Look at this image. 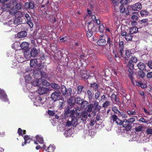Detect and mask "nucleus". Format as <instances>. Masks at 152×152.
I'll use <instances>...</instances> for the list:
<instances>
[{
    "label": "nucleus",
    "mask_w": 152,
    "mask_h": 152,
    "mask_svg": "<svg viewBox=\"0 0 152 152\" xmlns=\"http://www.w3.org/2000/svg\"><path fill=\"white\" fill-rule=\"evenodd\" d=\"M17 1L18 0H12L11 3H8V5L9 6L10 8L14 7L15 5L18 3Z\"/></svg>",
    "instance_id": "f704fd0d"
},
{
    "label": "nucleus",
    "mask_w": 152,
    "mask_h": 152,
    "mask_svg": "<svg viewBox=\"0 0 152 152\" xmlns=\"http://www.w3.org/2000/svg\"><path fill=\"white\" fill-rule=\"evenodd\" d=\"M70 117H71L72 118L71 122L72 125L73 126L76 125L77 124V117L74 115V114L73 116H70Z\"/></svg>",
    "instance_id": "bb28decb"
},
{
    "label": "nucleus",
    "mask_w": 152,
    "mask_h": 152,
    "mask_svg": "<svg viewBox=\"0 0 152 152\" xmlns=\"http://www.w3.org/2000/svg\"><path fill=\"white\" fill-rule=\"evenodd\" d=\"M67 102L69 104L70 106L71 107H72L75 105L74 103L73 102V101L72 98H70L67 100Z\"/></svg>",
    "instance_id": "5fc2aeb1"
},
{
    "label": "nucleus",
    "mask_w": 152,
    "mask_h": 152,
    "mask_svg": "<svg viewBox=\"0 0 152 152\" xmlns=\"http://www.w3.org/2000/svg\"><path fill=\"white\" fill-rule=\"evenodd\" d=\"M88 104V102L84 100L83 101L82 103L80 104L81 107L84 109H86L87 108Z\"/></svg>",
    "instance_id": "4c0bfd02"
},
{
    "label": "nucleus",
    "mask_w": 152,
    "mask_h": 152,
    "mask_svg": "<svg viewBox=\"0 0 152 152\" xmlns=\"http://www.w3.org/2000/svg\"><path fill=\"white\" fill-rule=\"evenodd\" d=\"M139 28H141L147 26L148 24V20L147 19H144L138 21Z\"/></svg>",
    "instance_id": "9b49d317"
},
{
    "label": "nucleus",
    "mask_w": 152,
    "mask_h": 152,
    "mask_svg": "<svg viewBox=\"0 0 152 152\" xmlns=\"http://www.w3.org/2000/svg\"><path fill=\"white\" fill-rule=\"evenodd\" d=\"M91 88H93V89L95 91H97L98 90V84H96V83L91 84Z\"/></svg>",
    "instance_id": "09e8293b"
},
{
    "label": "nucleus",
    "mask_w": 152,
    "mask_h": 152,
    "mask_svg": "<svg viewBox=\"0 0 152 152\" xmlns=\"http://www.w3.org/2000/svg\"><path fill=\"white\" fill-rule=\"evenodd\" d=\"M51 87L53 89L56 90H58L60 88L59 86L55 83H52L50 84Z\"/></svg>",
    "instance_id": "c9c22d12"
},
{
    "label": "nucleus",
    "mask_w": 152,
    "mask_h": 152,
    "mask_svg": "<svg viewBox=\"0 0 152 152\" xmlns=\"http://www.w3.org/2000/svg\"><path fill=\"white\" fill-rule=\"evenodd\" d=\"M72 45V49L75 50L78 48H79V46L80 45V43L78 42H75Z\"/></svg>",
    "instance_id": "49530a36"
},
{
    "label": "nucleus",
    "mask_w": 152,
    "mask_h": 152,
    "mask_svg": "<svg viewBox=\"0 0 152 152\" xmlns=\"http://www.w3.org/2000/svg\"><path fill=\"white\" fill-rule=\"evenodd\" d=\"M129 61L133 63H136L138 61V59L135 56H132Z\"/></svg>",
    "instance_id": "6e6d98bb"
},
{
    "label": "nucleus",
    "mask_w": 152,
    "mask_h": 152,
    "mask_svg": "<svg viewBox=\"0 0 152 152\" xmlns=\"http://www.w3.org/2000/svg\"><path fill=\"white\" fill-rule=\"evenodd\" d=\"M122 52V54H120L121 57L124 58L125 60H128L130 57L131 56L132 53L130 49H127Z\"/></svg>",
    "instance_id": "39448f33"
},
{
    "label": "nucleus",
    "mask_w": 152,
    "mask_h": 152,
    "mask_svg": "<svg viewBox=\"0 0 152 152\" xmlns=\"http://www.w3.org/2000/svg\"><path fill=\"white\" fill-rule=\"evenodd\" d=\"M38 54V50L35 47L31 49V50L25 51L24 55L25 57L27 59H30L31 57H35Z\"/></svg>",
    "instance_id": "f257e3e1"
},
{
    "label": "nucleus",
    "mask_w": 152,
    "mask_h": 152,
    "mask_svg": "<svg viewBox=\"0 0 152 152\" xmlns=\"http://www.w3.org/2000/svg\"><path fill=\"white\" fill-rule=\"evenodd\" d=\"M81 75L83 78L87 79L89 77V75L88 74L86 71L83 70L80 72Z\"/></svg>",
    "instance_id": "6ab92c4d"
},
{
    "label": "nucleus",
    "mask_w": 152,
    "mask_h": 152,
    "mask_svg": "<svg viewBox=\"0 0 152 152\" xmlns=\"http://www.w3.org/2000/svg\"><path fill=\"white\" fill-rule=\"evenodd\" d=\"M28 46L29 44L26 42H22L20 45L21 48L24 50H27L28 48Z\"/></svg>",
    "instance_id": "4be33fe9"
},
{
    "label": "nucleus",
    "mask_w": 152,
    "mask_h": 152,
    "mask_svg": "<svg viewBox=\"0 0 152 152\" xmlns=\"http://www.w3.org/2000/svg\"><path fill=\"white\" fill-rule=\"evenodd\" d=\"M129 2V0H121L120 3L121 5H127Z\"/></svg>",
    "instance_id": "680f3d73"
},
{
    "label": "nucleus",
    "mask_w": 152,
    "mask_h": 152,
    "mask_svg": "<svg viewBox=\"0 0 152 152\" xmlns=\"http://www.w3.org/2000/svg\"><path fill=\"white\" fill-rule=\"evenodd\" d=\"M133 15L132 16L131 19L133 20H137L138 19V14L137 12H133Z\"/></svg>",
    "instance_id": "79ce46f5"
},
{
    "label": "nucleus",
    "mask_w": 152,
    "mask_h": 152,
    "mask_svg": "<svg viewBox=\"0 0 152 152\" xmlns=\"http://www.w3.org/2000/svg\"><path fill=\"white\" fill-rule=\"evenodd\" d=\"M15 9L17 10H20L22 9V6L20 3H18L16 4L15 6Z\"/></svg>",
    "instance_id": "4d7b16f0"
},
{
    "label": "nucleus",
    "mask_w": 152,
    "mask_h": 152,
    "mask_svg": "<svg viewBox=\"0 0 152 152\" xmlns=\"http://www.w3.org/2000/svg\"><path fill=\"white\" fill-rule=\"evenodd\" d=\"M138 69L141 70H146V66L144 63L142 62H139L137 64Z\"/></svg>",
    "instance_id": "a211bd4d"
},
{
    "label": "nucleus",
    "mask_w": 152,
    "mask_h": 152,
    "mask_svg": "<svg viewBox=\"0 0 152 152\" xmlns=\"http://www.w3.org/2000/svg\"><path fill=\"white\" fill-rule=\"evenodd\" d=\"M127 113L129 115H135L136 114V112L135 111H132L130 110H127Z\"/></svg>",
    "instance_id": "603ef678"
},
{
    "label": "nucleus",
    "mask_w": 152,
    "mask_h": 152,
    "mask_svg": "<svg viewBox=\"0 0 152 152\" xmlns=\"http://www.w3.org/2000/svg\"><path fill=\"white\" fill-rule=\"evenodd\" d=\"M118 118L117 116L115 114H114L111 115L110 117V120L111 121H113V122H115Z\"/></svg>",
    "instance_id": "e2e57ef3"
},
{
    "label": "nucleus",
    "mask_w": 152,
    "mask_h": 152,
    "mask_svg": "<svg viewBox=\"0 0 152 152\" xmlns=\"http://www.w3.org/2000/svg\"><path fill=\"white\" fill-rule=\"evenodd\" d=\"M25 19L27 24L29 25L30 27L32 28L33 27V24L32 23L31 17L27 13H26L24 15Z\"/></svg>",
    "instance_id": "f8f14e48"
},
{
    "label": "nucleus",
    "mask_w": 152,
    "mask_h": 152,
    "mask_svg": "<svg viewBox=\"0 0 152 152\" xmlns=\"http://www.w3.org/2000/svg\"><path fill=\"white\" fill-rule=\"evenodd\" d=\"M90 117V114H88V112L86 110L83 111L81 113L79 116V118L81 119L83 121H86L87 119L88 116Z\"/></svg>",
    "instance_id": "9d476101"
},
{
    "label": "nucleus",
    "mask_w": 152,
    "mask_h": 152,
    "mask_svg": "<svg viewBox=\"0 0 152 152\" xmlns=\"http://www.w3.org/2000/svg\"><path fill=\"white\" fill-rule=\"evenodd\" d=\"M81 110V108L80 107H77L75 110H74L75 111V113H76V115L77 116H79L80 115V111Z\"/></svg>",
    "instance_id": "3c124183"
},
{
    "label": "nucleus",
    "mask_w": 152,
    "mask_h": 152,
    "mask_svg": "<svg viewBox=\"0 0 152 152\" xmlns=\"http://www.w3.org/2000/svg\"><path fill=\"white\" fill-rule=\"evenodd\" d=\"M142 8V6L140 3H137L133 5L128 6L127 9L128 10H132L134 11H139Z\"/></svg>",
    "instance_id": "20e7f679"
},
{
    "label": "nucleus",
    "mask_w": 152,
    "mask_h": 152,
    "mask_svg": "<svg viewBox=\"0 0 152 152\" xmlns=\"http://www.w3.org/2000/svg\"><path fill=\"white\" fill-rule=\"evenodd\" d=\"M94 110V111H99L101 106L99 105V102L96 101L94 102L93 104Z\"/></svg>",
    "instance_id": "dca6fc26"
},
{
    "label": "nucleus",
    "mask_w": 152,
    "mask_h": 152,
    "mask_svg": "<svg viewBox=\"0 0 152 152\" xmlns=\"http://www.w3.org/2000/svg\"><path fill=\"white\" fill-rule=\"evenodd\" d=\"M15 16L18 17V18L20 19V18L23 16V15L22 13L20 11L16 12L15 15Z\"/></svg>",
    "instance_id": "13d9d810"
},
{
    "label": "nucleus",
    "mask_w": 152,
    "mask_h": 152,
    "mask_svg": "<svg viewBox=\"0 0 152 152\" xmlns=\"http://www.w3.org/2000/svg\"><path fill=\"white\" fill-rule=\"evenodd\" d=\"M125 37L127 41H131L132 39L133 36L130 33H128L125 36Z\"/></svg>",
    "instance_id": "e433bc0d"
},
{
    "label": "nucleus",
    "mask_w": 152,
    "mask_h": 152,
    "mask_svg": "<svg viewBox=\"0 0 152 152\" xmlns=\"http://www.w3.org/2000/svg\"><path fill=\"white\" fill-rule=\"evenodd\" d=\"M138 32V28L136 26H133L129 29V32L131 34L136 33Z\"/></svg>",
    "instance_id": "a878e982"
},
{
    "label": "nucleus",
    "mask_w": 152,
    "mask_h": 152,
    "mask_svg": "<svg viewBox=\"0 0 152 152\" xmlns=\"http://www.w3.org/2000/svg\"><path fill=\"white\" fill-rule=\"evenodd\" d=\"M118 113L123 118H127L128 117L127 115L124 112H120L118 111Z\"/></svg>",
    "instance_id": "0e129e2a"
},
{
    "label": "nucleus",
    "mask_w": 152,
    "mask_h": 152,
    "mask_svg": "<svg viewBox=\"0 0 152 152\" xmlns=\"http://www.w3.org/2000/svg\"><path fill=\"white\" fill-rule=\"evenodd\" d=\"M113 56L115 57V58H121V55L120 54V55L118 54V52L116 51H113Z\"/></svg>",
    "instance_id": "052dcab7"
},
{
    "label": "nucleus",
    "mask_w": 152,
    "mask_h": 152,
    "mask_svg": "<svg viewBox=\"0 0 152 152\" xmlns=\"http://www.w3.org/2000/svg\"><path fill=\"white\" fill-rule=\"evenodd\" d=\"M83 100V99L80 97H76L75 99V102L78 104H80Z\"/></svg>",
    "instance_id": "cd10ccee"
},
{
    "label": "nucleus",
    "mask_w": 152,
    "mask_h": 152,
    "mask_svg": "<svg viewBox=\"0 0 152 152\" xmlns=\"http://www.w3.org/2000/svg\"><path fill=\"white\" fill-rule=\"evenodd\" d=\"M25 6L26 9H32L34 8V4L31 1L29 3L26 2L25 4Z\"/></svg>",
    "instance_id": "aec40b11"
},
{
    "label": "nucleus",
    "mask_w": 152,
    "mask_h": 152,
    "mask_svg": "<svg viewBox=\"0 0 152 152\" xmlns=\"http://www.w3.org/2000/svg\"><path fill=\"white\" fill-rule=\"evenodd\" d=\"M87 94L89 100H91L94 96V93H92L90 90H88L87 91Z\"/></svg>",
    "instance_id": "c85d7f7f"
},
{
    "label": "nucleus",
    "mask_w": 152,
    "mask_h": 152,
    "mask_svg": "<svg viewBox=\"0 0 152 152\" xmlns=\"http://www.w3.org/2000/svg\"><path fill=\"white\" fill-rule=\"evenodd\" d=\"M72 107L67 106L64 110V115L67 116H72L75 114V111L74 109L72 110Z\"/></svg>",
    "instance_id": "423d86ee"
},
{
    "label": "nucleus",
    "mask_w": 152,
    "mask_h": 152,
    "mask_svg": "<svg viewBox=\"0 0 152 152\" xmlns=\"http://www.w3.org/2000/svg\"><path fill=\"white\" fill-rule=\"evenodd\" d=\"M119 53L120 54H122V52L124 51V42L121 41L120 42L119 45Z\"/></svg>",
    "instance_id": "393cba45"
},
{
    "label": "nucleus",
    "mask_w": 152,
    "mask_h": 152,
    "mask_svg": "<svg viewBox=\"0 0 152 152\" xmlns=\"http://www.w3.org/2000/svg\"><path fill=\"white\" fill-rule=\"evenodd\" d=\"M110 97L111 100L113 103L115 104L114 102H115V103L117 104L120 103V102L119 101V99L115 94H113Z\"/></svg>",
    "instance_id": "ddd939ff"
},
{
    "label": "nucleus",
    "mask_w": 152,
    "mask_h": 152,
    "mask_svg": "<svg viewBox=\"0 0 152 152\" xmlns=\"http://www.w3.org/2000/svg\"><path fill=\"white\" fill-rule=\"evenodd\" d=\"M72 89L69 88L67 89L64 85H62L61 87V92L64 96L66 95L67 96H69L71 95L72 92Z\"/></svg>",
    "instance_id": "7ed1b4c3"
},
{
    "label": "nucleus",
    "mask_w": 152,
    "mask_h": 152,
    "mask_svg": "<svg viewBox=\"0 0 152 152\" xmlns=\"http://www.w3.org/2000/svg\"><path fill=\"white\" fill-rule=\"evenodd\" d=\"M122 126L124 128V130L127 131L130 130L132 128L131 124L129 122V121H128L126 119H125L123 121Z\"/></svg>",
    "instance_id": "0eeeda50"
},
{
    "label": "nucleus",
    "mask_w": 152,
    "mask_h": 152,
    "mask_svg": "<svg viewBox=\"0 0 152 152\" xmlns=\"http://www.w3.org/2000/svg\"><path fill=\"white\" fill-rule=\"evenodd\" d=\"M23 138L24 140V142L22 143V145L23 146L24 145H26L27 143H29L30 141L32 140V139L27 135H25L23 137Z\"/></svg>",
    "instance_id": "f3484780"
},
{
    "label": "nucleus",
    "mask_w": 152,
    "mask_h": 152,
    "mask_svg": "<svg viewBox=\"0 0 152 152\" xmlns=\"http://www.w3.org/2000/svg\"><path fill=\"white\" fill-rule=\"evenodd\" d=\"M30 65L32 67H35L37 65L38 61L36 59H31L30 62Z\"/></svg>",
    "instance_id": "b1692460"
},
{
    "label": "nucleus",
    "mask_w": 152,
    "mask_h": 152,
    "mask_svg": "<svg viewBox=\"0 0 152 152\" xmlns=\"http://www.w3.org/2000/svg\"><path fill=\"white\" fill-rule=\"evenodd\" d=\"M21 19L15 18L9 21L8 25L9 26L15 27L21 24Z\"/></svg>",
    "instance_id": "f03ea898"
},
{
    "label": "nucleus",
    "mask_w": 152,
    "mask_h": 152,
    "mask_svg": "<svg viewBox=\"0 0 152 152\" xmlns=\"http://www.w3.org/2000/svg\"><path fill=\"white\" fill-rule=\"evenodd\" d=\"M54 111L48 110V114L50 116H53L55 114Z\"/></svg>",
    "instance_id": "69168bd1"
},
{
    "label": "nucleus",
    "mask_w": 152,
    "mask_h": 152,
    "mask_svg": "<svg viewBox=\"0 0 152 152\" xmlns=\"http://www.w3.org/2000/svg\"><path fill=\"white\" fill-rule=\"evenodd\" d=\"M10 6L8 5V3L6 4H4L2 6L1 8L3 11H5L8 10L9 8H10Z\"/></svg>",
    "instance_id": "c03bdc74"
},
{
    "label": "nucleus",
    "mask_w": 152,
    "mask_h": 152,
    "mask_svg": "<svg viewBox=\"0 0 152 152\" xmlns=\"http://www.w3.org/2000/svg\"><path fill=\"white\" fill-rule=\"evenodd\" d=\"M146 77L149 80L152 79V72H148L147 74Z\"/></svg>",
    "instance_id": "bf43d9fd"
},
{
    "label": "nucleus",
    "mask_w": 152,
    "mask_h": 152,
    "mask_svg": "<svg viewBox=\"0 0 152 152\" xmlns=\"http://www.w3.org/2000/svg\"><path fill=\"white\" fill-rule=\"evenodd\" d=\"M129 72V74H128V76L130 78V80L134 79L133 77L134 76V72L132 70H128Z\"/></svg>",
    "instance_id": "864d4df0"
},
{
    "label": "nucleus",
    "mask_w": 152,
    "mask_h": 152,
    "mask_svg": "<svg viewBox=\"0 0 152 152\" xmlns=\"http://www.w3.org/2000/svg\"><path fill=\"white\" fill-rule=\"evenodd\" d=\"M143 70H141L138 71L137 72V74L140 77L142 78H143L145 76V74L143 71Z\"/></svg>",
    "instance_id": "a19ab883"
},
{
    "label": "nucleus",
    "mask_w": 152,
    "mask_h": 152,
    "mask_svg": "<svg viewBox=\"0 0 152 152\" xmlns=\"http://www.w3.org/2000/svg\"><path fill=\"white\" fill-rule=\"evenodd\" d=\"M45 102L44 99H42L40 96H37L35 98L34 103L37 106H38L43 104Z\"/></svg>",
    "instance_id": "1a4fd4ad"
},
{
    "label": "nucleus",
    "mask_w": 152,
    "mask_h": 152,
    "mask_svg": "<svg viewBox=\"0 0 152 152\" xmlns=\"http://www.w3.org/2000/svg\"><path fill=\"white\" fill-rule=\"evenodd\" d=\"M88 30L87 32V36L88 37H90L92 35L93 32L92 31V30L93 29V28L92 27L91 28H89V26H88Z\"/></svg>",
    "instance_id": "72a5a7b5"
},
{
    "label": "nucleus",
    "mask_w": 152,
    "mask_h": 152,
    "mask_svg": "<svg viewBox=\"0 0 152 152\" xmlns=\"http://www.w3.org/2000/svg\"><path fill=\"white\" fill-rule=\"evenodd\" d=\"M143 128V126L141 124H140L138 126H136L135 128V130L137 132H139L142 131Z\"/></svg>",
    "instance_id": "de8ad7c7"
},
{
    "label": "nucleus",
    "mask_w": 152,
    "mask_h": 152,
    "mask_svg": "<svg viewBox=\"0 0 152 152\" xmlns=\"http://www.w3.org/2000/svg\"><path fill=\"white\" fill-rule=\"evenodd\" d=\"M0 98L4 101L7 100V96L5 92L0 88Z\"/></svg>",
    "instance_id": "2eb2a0df"
},
{
    "label": "nucleus",
    "mask_w": 152,
    "mask_h": 152,
    "mask_svg": "<svg viewBox=\"0 0 152 152\" xmlns=\"http://www.w3.org/2000/svg\"><path fill=\"white\" fill-rule=\"evenodd\" d=\"M55 149L54 146L50 145L45 150L48 152H53Z\"/></svg>",
    "instance_id": "2f4dec72"
},
{
    "label": "nucleus",
    "mask_w": 152,
    "mask_h": 152,
    "mask_svg": "<svg viewBox=\"0 0 152 152\" xmlns=\"http://www.w3.org/2000/svg\"><path fill=\"white\" fill-rule=\"evenodd\" d=\"M61 92L60 91L58 92L55 91L53 92L51 95V98L54 101H56L60 99Z\"/></svg>",
    "instance_id": "6e6552de"
},
{
    "label": "nucleus",
    "mask_w": 152,
    "mask_h": 152,
    "mask_svg": "<svg viewBox=\"0 0 152 152\" xmlns=\"http://www.w3.org/2000/svg\"><path fill=\"white\" fill-rule=\"evenodd\" d=\"M87 108H88L86 111L88 112H89L90 113L92 111L93 109H94L93 104L91 103L89 105L88 104Z\"/></svg>",
    "instance_id": "ea45409f"
},
{
    "label": "nucleus",
    "mask_w": 152,
    "mask_h": 152,
    "mask_svg": "<svg viewBox=\"0 0 152 152\" xmlns=\"http://www.w3.org/2000/svg\"><path fill=\"white\" fill-rule=\"evenodd\" d=\"M97 43L99 46H104L106 43V41L104 39L101 38L97 41Z\"/></svg>",
    "instance_id": "5701e85b"
},
{
    "label": "nucleus",
    "mask_w": 152,
    "mask_h": 152,
    "mask_svg": "<svg viewBox=\"0 0 152 152\" xmlns=\"http://www.w3.org/2000/svg\"><path fill=\"white\" fill-rule=\"evenodd\" d=\"M36 138L37 141L40 144H43L44 141L43 138L38 135H36Z\"/></svg>",
    "instance_id": "37998d69"
},
{
    "label": "nucleus",
    "mask_w": 152,
    "mask_h": 152,
    "mask_svg": "<svg viewBox=\"0 0 152 152\" xmlns=\"http://www.w3.org/2000/svg\"><path fill=\"white\" fill-rule=\"evenodd\" d=\"M16 60L19 63H22L24 61L23 58L20 55L16 56Z\"/></svg>",
    "instance_id": "a18cd8bd"
},
{
    "label": "nucleus",
    "mask_w": 152,
    "mask_h": 152,
    "mask_svg": "<svg viewBox=\"0 0 152 152\" xmlns=\"http://www.w3.org/2000/svg\"><path fill=\"white\" fill-rule=\"evenodd\" d=\"M49 90L47 88L40 87L38 90V92L39 94L42 95L47 93Z\"/></svg>",
    "instance_id": "4468645a"
},
{
    "label": "nucleus",
    "mask_w": 152,
    "mask_h": 152,
    "mask_svg": "<svg viewBox=\"0 0 152 152\" xmlns=\"http://www.w3.org/2000/svg\"><path fill=\"white\" fill-rule=\"evenodd\" d=\"M27 35V34L26 31H23L18 33V36L20 38H23L26 37Z\"/></svg>",
    "instance_id": "c756f323"
},
{
    "label": "nucleus",
    "mask_w": 152,
    "mask_h": 152,
    "mask_svg": "<svg viewBox=\"0 0 152 152\" xmlns=\"http://www.w3.org/2000/svg\"><path fill=\"white\" fill-rule=\"evenodd\" d=\"M140 13L142 17H144L148 15V13L147 11L145 10H141L140 12Z\"/></svg>",
    "instance_id": "8fccbe9b"
},
{
    "label": "nucleus",
    "mask_w": 152,
    "mask_h": 152,
    "mask_svg": "<svg viewBox=\"0 0 152 152\" xmlns=\"http://www.w3.org/2000/svg\"><path fill=\"white\" fill-rule=\"evenodd\" d=\"M14 9V7L9 8L8 11L9 12L10 15L13 16L15 15L16 12V10H15Z\"/></svg>",
    "instance_id": "7c9ffc66"
},
{
    "label": "nucleus",
    "mask_w": 152,
    "mask_h": 152,
    "mask_svg": "<svg viewBox=\"0 0 152 152\" xmlns=\"http://www.w3.org/2000/svg\"><path fill=\"white\" fill-rule=\"evenodd\" d=\"M107 43L108 45L110 48L113 47L114 44V42L113 41V38H111L109 37H107Z\"/></svg>",
    "instance_id": "412c9836"
},
{
    "label": "nucleus",
    "mask_w": 152,
    "mask_h": 152,
    "mask_svg": "<svg viewBox=\"0 0 152 152\" xmlns=\"http://www.w3.org/2000/svg\"><path fill=\"white\" fill-rule=\"evenodd\" d=\"M120 11L121 12L124 13L125 11V9L123 5H121L119 7Z\"/></svg>",
    "instance_id": "774afa93"
},
{
    "label": "nucleus",
    "mask_w": 152,
    "mask_h": 152,
    "mask_svg": "<svg viewBox=\"0 0 152 152\" xmlns=\"http://www.w3.org/2000/svg\"><path fill=\"white\" fill-rule=\"evenodd\" d=\"M84 88V86L82 85H79L77 87V94L80 95Z\"/></svg>",
    "instance_id": "473e14b6"
},
{
    "label": "nucleus",
    "mask_w": 152,
    "mask_h": 152,
    "mask_svg": "<svg viewBox=\"0 0 152 152\" xmlns=\"http://www.w3.org/2000/svg\"><path fill=\"white\" fill-rule=\"evenodd\" d=\"M40 72V75H41V77H44L45 78H47L48 77V75L46 74V73L43 71H41Z\"/></svg>",
    "instance_id": "338daca9"
},
{
    "label": "nucleus",
    "mask_w": 152,
    "mask_h": 152,
    "mask_svg": "<svg viewBox=\"0 0 152 152\" xmlns=\"http://www.w3.org/2000/svg\"><path fill=\"white\" fill-rule=\"evenodd\" d=\"M127 65L129 67L128 70H132L133 71V70L134 69V63L129 61Z\"/></svg>",
    "instance_id": "58836bf2"
}]
</instances>
